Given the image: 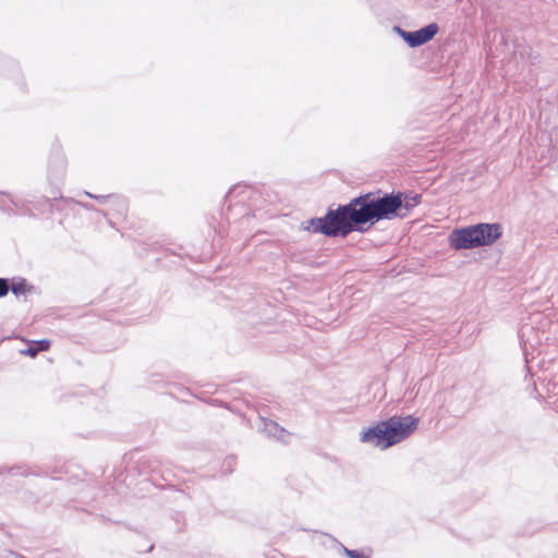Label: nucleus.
Here are the masks:
<instances>
[{
    "mask_svg": "<svg viewBox=\"0 0 558 558\" xmlns=\"http://www.w3.org/2000/svg\"><path fill=\"white\" fill-rule=\"evenodd\" d=\"M420 199L418 195L409 197L402 193L385 194L384 196L365 194L355 197V205H359L361 211L357 215L359 221L373 223L383 219L403 218L420 203Z\"/></svg>",
    "mask_w": 558,
    "mask_h": 558,
    "instance_id": "1",
    "label": "nucleus"
},
{
    "mask_svg": "<svg viewBox=\"0 0 558 558\" xmlns=\"http://www.w3.org/2000/svg\"><path fill=\"white\" fill-rule=\"evenodd\" d=\"M417 425V417L395 415L364 428L360 434V441L386 450L408 439L416 430Z\"/></svg>",
    "mask_w": 558,
    "mask_h": 558,
    "instance_id": "2",
    "label": "nucleus"
},
{
    "mask_svg": "<svg viewBox=\"0 0 558 558\" xmlns=\"http://www.w3.org/2000/svg\"><path fill=\"white\" fill-rule=\"evenodd\" d=\"M360 213L354 198L350 204L341 206L335 211H329L324 218L311 219L304 228L326 235H347L352 231L353 225L364 223L359 221L357 215Z\"/></svg>",
    "mask_w": 558,
    "mask_h": 558,
    "instance_id": "3",
    "label": "nucleus"
},
{
    "mask_svg": "<svg viewBox=\"0 0 558 558\" xmlns=\"http://www.w3.org/2000/svg\"><path fill=\"white\" fill-rule=\"evenodd\" d=\"M501 236L498 223H478L453 230L449 235V244L454 250H470L494 244Z\"/></svg>",
    "mask_w": 558,
    "mask_h": 558,
    "instance_id": "4",
    "label": "nucleus"
},
{
    "mask_svg": "<svg viewBox=\"0 0 558 558\" xmlns=\"http://www.w3.org/2000/svg\"><path fill=\"white\" fill-rule=\"evenodd\" d=\"M395 31L408 43L410 47H418L429 41L438 33V25L432 23L415 32H407L396 26Z\"/></svg>",
    "mask_w": 558,
    "mask_h": 558,
    "instance_id": "5",
    "label": "nucleus"
},
{
    "mask_svg": "<svg viewBox=\"0 0 558 558\" xmlns=\"http://www.w3.org/2000/svg\"><path fill=\"white\" fill-rule=\"evenodd\" d=\"M263 430L268 436L280 439V440H284L286 436H287L286 430L272 421H264Z\"/></svg>",
    "mask_w": 558,
    "mask_h": 558,
    "instance_id": "6",
    "label": "nucleus"
},
{
    "mask_svg": "<svg viewBox=\"0 0 558 558\" xmlns=\"http://www.w3.org/2000/svg\"><path fill=\"white\" fill-rule=\"evenodd\" d=\"M11 290L12 292L15 294V295H20V294H23L25 293L26 289H25V281L22 280L20 282H15L11 286Z\"/></svg>",
    "mask_w": 558,
    "mask_h": 558,
    "instance_id": "7",
    "label": "nucleus"
},
{
    "mask_svg": "<svg viewBox=\"0 0 558 558\" xmlns=\"http://www.w3.org/2000/svg\"><path fill=\"white\" fill-rule=\"evenodd\" d=\"M33 343H34L35 348L38 349V352L47 351L50 347V341L46 340V339L39 340V341H34Z\"/></svg>",
    "mask_w": 558,
    "mask_h": 558,
    "instance_id": "8",
    "label": "nucleus"
},
{
    "mask_svg": "<svg viewBox=\"0 0 558 558\" xmlns=\"http://www.w3.org/2000/svg\"><path fill=\"white\" fill-rule=\"evenodd\" d=\"M21 353L34 357L38 353V349L32 343L26 350H22Z\"/></svg>",
    "mask_w": 558,
    "mask_h": 558,
    "instance_id": "9",
    "label": "nucleus"
},
{
    "mask_svg": "<svg viewBox=\"0 0 558 558\" xmlns=\"http://www.w3.org/2000/svg\"><path fill=\"white\" fill-rule=\"evenodd\" d=\"M343 551H344L345 556L349 558H363V556L356 550L343 547Z\"/></svg>",
    "mask_w": 558,
    "mask_h": 558,
    "instance_id": "10",
    "label": "nucleus"
},
{
    "mask_svg": "<svg viewBox=\"0 0 558 558\" xmlns=\"http://www.w3.org/2000/svg\"><path fill=\"white\" fill-rule=\"evenodd\" d=\"M9 291V286L5 279L0 278V298L7 295Z\"/></svg>",
    "mask_w": 558,
    "mask_h": 558,
    "instance_id": "11",
    "label": "nucleus"
},
{
    "mask_svg": "<svg viewBox=\"0 0 558 558\" xmlns=\"http://www.w3.org/2000/svg\"><path fill=\"white\" fill-rule=\"evenodd\" d=\"M85 194H86L87 196H89V197L97 198V196H94V195H92V194H90V193H88V192H85ZM102 198H104L102 196H101V197H98V199H102Z\"/></svg>",
    "mask_w": 558,
    "mask_h": 558,
    "instance_id": "12",
    "label": "nucleus"
}]
</instances>
